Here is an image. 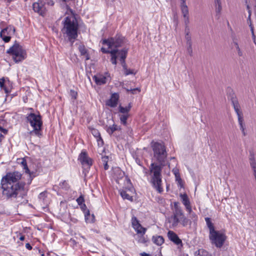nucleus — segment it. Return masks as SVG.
<instances>
[{"label": "nucleus", "instance_id": "nucleus-1", "mask_svg": "<svg viewBox=\"0 0 256 256\" xmlns=\"http://www.w3.org/2000/svg\"><path fill=\"white\" fill-rule=\"evenodd\" d=\"M152 147L154 152V157L159 162V164L152 162L150 166V182L154 188L159 193H160L163 192V188L162 186V170L163 166H165L167 152L164 146L162 143L152 142Z\"/></svg>", "mask_w": 256, "mask_h": 256}, {"label": "nucleus", "instance_id": "nucleus-2", "mask_svg": "<svg viewBox=\"0 0 256 256\" xmlns=\"http://www.w3.org/2000/svg\"><path fill=\"white\" fill-rule=\"evenodd\" d=\"M22 174L18 172H8L1 180L2 194L8 198H22L26 194L28 189L26 182H20Z\"/></svg>", "mask_w": 256, "mask_h": 256}, {"label": "nucleus", "instance_id": "nucleus-3", "mask_svg": "<svg viewBox=\"0 0 256 256\" xmlns=\"http://www.w3.org/2000/svg\"><path fill=\"white\" fill-rule=\"evenodd\" d=\"M62 32L64 36L67 38L72 44L78 36V25L76 18L72 15L66 16L62 22Z\"/></svg>", "mask_w": 256, "mask_h": 256}, {"label": "nucleus", "instance_id": "nucleus-4", "mask_svg": "<svg viewBox=\"0 0 256 256\" xmlns=\"http://www.w3.org/2000/svg\"><path fill=\"white\" fill-rule=\"evenodd\" d=\"M101 50L103 53L110 54V61L114 65H116L117 64L116 58H120V60L121 62L122 65L124 70V74L126 75L134 74V70L131 69H128L126 66L125 59L126 58L128 54V48H124L122 50H121L120 51L118 52L116 50H106L104 48H102Z\"/></svg>", "mask_w": 256, "mask_h": 256}, {"label": "nucleus", "instance_id": "nucleus-5", "mask_svg": "<svg viewBox=\"0 0 256 256\" xmlns=\"http://www.w3.org/2000/svg\"><path fill=\"white\" fill-rule=\"evenodd\" d=\"M26 120L27 122L33 128V130L30 132V134H34L38 136H41L42 121L40 115L39 114H36L33 112H31L26 115Z\"/></svg>", "mask_w": 256, "mask_h": 256}, {"label": "nucleus", "instance_id": "nucleus-6", "mask_svg": "<svg viewBox=\"0 0 256 256\" xmlns=\"http://www.w3.org/2000/svg\"><path fill=\"white\" fill-rule=\"evenodd\" d=\"M125 42L124 37L120 35H116L114 38H111L108 40H102V44L108 47L106 50H116L120 52L121 50H118V48L122 46Z\"/></svg>", "mask_w": 256, "mask_h": 256}, {"label": "nucleus", "instance_id": "nucleus-7", "mask_svg": "<svg viewBox=\"0 0 256 256\" xmlns=\"http://www.w3.org/2000/svg\"><path fill=\"white\" fill-rule=\"evenodd\" d=\"M7 52L12 56V58L16 62H20L26 58V52L18 44H14Z\"/></svg>", "mask_w": 256, "mask_h": 256}, {"label": "nucleus", "instance_id": "nucleus-8", "mask_svg": "<svg viewBox=\"0 0 256 256\" xmlns=\"http://www.w3.org/2000/svg\"><path fill=\"white\" fill-rule=\"evenodd\" d=\"M227 236L225 233L220 230H215L209 234V238L212 244L217 248H220L224 245Z\"/></svg>", "mask_w": 256, "mask_h": 256}, {"label": "nucleus", "instance_id": "nucleus-9", "mask_svg": "<svg viewBox=\"0 0 256 256\" xmlns=\"http://www.w3.org/2000/svg\"><path fill=\"white\" fill-rule=\"evenodd\" d=\"M54 2L52 0H38L32 4V8L34 12L40 15L44 16L49 6H52Z\"/></svg>", "mask_w": 256, "mask_h": 256}, {"label": "nucleus", "instance_id": "nucleus-10", "mask_svg": "<svg viewBox=\"0 0 256 256\" xmlns=\"http://www.w3.org/2000/svg\"><path fill=\"white\" fill-rule=\"evenodd\" d=\"M232 106L234 110L236 113L238 118V122L240 126V129L242 130L244 136L246 135L245 132L244 124V118L242 116V113L240 111V107L238 101L236 100H232Z\"/></svg>", "mask_w": 256, "mask_h": 256}, {"label": "nucleus", "instance_id": "nucleus-11", "mask_svg": "<svg viewBox=\"0 0 256 256\" xmlns=\"http://www.w3.org/2000/svg\"><path fill=\"white\" fill-rule=\"evenodd\" d=\"M78 160L84 167L88 168L92 164V160L88 156L87 152L84 150L82 151L79 155Z\"/></svg>", "mask_w": 256, "mask_h": 256}, {"label": "nucleus", "instance_id": "nucleus-12", "mask_svg": "<svg viewBox=\"0 0 256 256\" xmlns=\"http://www.w3.org/2000/svg\"><path fill=\"white\" fill-rule=\"evenodd\" d=\"M122 197L130 201L133 200V195L134 194V190L132 186L125 188L119 190Z\"/></svg>", "mask_w": 256, "mask_h": 256}, {"label": "nucleus", "instance_id": "nucleus-13", "mask_svg": "<svg viewBox=\"0 0 256 256\" xmlns=\"http://www.w3.org/2000/svg\"><path fill=\"white\" fill-rule=\"evenodd\" d=\"M15 32V28L12 26H9L3 29L0 32V36L6 42H8L11 38V35Z\"/></svg>", "mask_w": 256, "mask_h": 256}, {"label": "nucleus", "instance_id": "nucleus-14", "mask_svg": "<svg viewBox=\"0 0 256 256\" xmlns=\"http://www.w3.org/2000/svg\"><path fill=\"white\" fill-rule=\"evenodd\" d=\"M109 76L108 73H104V74H97L92 78L97 85L100 86L106 83Z\"/></svg>", "mask_w": 256, "mask_h": 256}, {"label": "nucleus", "instance_id": "nucleus-15", "mask_svg": "<svg viewBox=\"0 0 256 256\" xmlns=\"http://www.w3.org/2000/svg\"><path fill=\"white\" fill-rule=\"evenodd\" d=\"M180 10L184 18V21L186 25L189 23V12L188 7L186 4V0H181Z\"/></svg>", "mask_w": 256, "mask_h": 256}, {"label": "nucleus", "instance_id": "nucleus-16", "mask_svg": "<svg viewBox=\"0 0 256 256\" xmlns=\"http://www.w3.org/2000/svg\"><path fill=\"white\" fill-rule=\"evenodd\" d=\"M119 94L118 93H114L111 95L110 98L106 102V105L114 108L116 106L119 100Z\"/></svg>", "mask_w": 256, "mask_h": 256}, {"label": "nucleus", "instance_id": "nucleus-17", "mask_svg": "<svg viewBox=\"0 0 256 256\" xmlns=\"http://www.w3.org/2000/svg\"><path fill=\"white\" fill-rule=\"evenodd\" d=\"M180 196L182 200L183 204L185 206L186 211L188 213H191L192 211V206L189 198L186 194H180Z\"/></svg>", "mask_w": 256, "mask_h": 256}, {"label": "nucleus", "instance_id": "nucleus-18", "mask_svg": "<svg viewBox=\"0 0 256 256\" xmlns=\"http://www.w3.org/2000/svg\"><path fill=\"white\" fill-rule=\"evenodd\" d=\"M168 238L173 242L176 244H182V240L179 238L178 235L173 231L169 230L168 232Z\"/></svg>", "mask_w": 256, "mask_h": 256}, {"label": "nucleus", "instance_id": "nucleus-19", "mask_svg": "<svg viewBox=\"0 0 256 256\" xmlns=\"http://www.w3.org/2000/svg\"><path fill=\"white\" fill-rule=\"evenodd\" d=\"M20 164L23 166V168L25 170V172L28 174V176L29 177V178L27 183L28 184H30L32 180V176L31 173L30 172V171L28 167L26 160L24 159H22L20 162Z\"/></svg>", "mask_w": 256, "mask_h": 256}, {"label": "nucleus", "instance_id": "nucleus-20", "mask_svg": "<svg viewBox=\"0 0 256 256\" xmlns=\"http://www.w3.org/2000/svg\"><path fill=\"white\" fill-rule=\"evenodd\" d=\"M152 241L154 244L160 246L164 243V240L162 236L156 235L152 236Z\"/></svg>", "mask_w": 256, "mask_h": 256}, {"label": "nucleus", "instance_id": "nucleus-21", "mask_svg": "<svg viewBox=\"0 0 256 256\" xmlns=\"http://www.w3.org/2000/svg\"><path fill=\"white\" fill-rule=\"evenodd\" d=\"M131 108L132 105L130 103L125 108L122 106L121 105H120L118 106V110L122 114H128Z\"/></svg>", "mask_w": 256, "mask_h": 256}, {"label": "nucleus", "instance_id": "nucleus-22", "mask_svg": "<svg viewBox=\"0 0 256 256\" xmlns=\"http://www.w3.org/2000/svg\"><path fill=\"white\" fill-rule=\"evenodd\" d=\"M205 221L206 222V226L209 229L210 234L216 230L214 228V224L212 222L211 219L210 218H206Z\"/></svg>", "mask_w": 256, "mask_h": 256}, {"label": "nucleus", "instance_id": "nucleus-23", "mask_svg": "<svg viewBox=\"0 0 256 256\" xmlns=\"http://www.w3.org/2000/svg\"><path fill=\"white\" fill-rule=\"evenodd\" d=\"M250 17L251 16H248V18L247 19V23L248 24L249 26L250 27V31L252 32V40H254V42L256 44V42H255L256 36L254 33V28L252 24V22Z\"/></svg>", "mask_w": 256, "mask_h": 256}, {"label": "nucleus", "instance_id": "nucleus-24", "mask_svg": "<svg viewBox=\"0 0 256 256\" xmlns=\"http://www.w3.org/2000/svg\"><path fill=\"white\" fill-rule=\"evenodd\" d=\"M215 10L216 14L220 15L222 10V3L220 0H214Z\"/></svg>", "mask_w": 256, "mask_h": 256}, {"label": "nucleus", "instance_id": "nucleus-25", "mask_svg": "<svg viewBox=\"0 0 256 256\" xmlns=\"http://www.w3.org/2000/svg\"><path fill=\"white\" fill-rule=\"evenodd\" d=\"M185 38L186 40V44L187 45H190L192 44L191 36L190 34V30L187 26L185 28Z\"/></svg>", "mask_w": 256, "mask_h": 256}, {"label": "nucleus", "instance_id": "nucleus-26", "mask_svg": "<svg viewBox=\"0 0 256 256\" xmlns=\"http://www.w3.org/2000/svg\"><path fill=\"white\" fill-rule=\"evenodd\" d=\"M78 50L82 56H86V60H88L89 59L88 54L87 52V50L84 45H80L78 46Z\"/></svg>", "mask_w": 256, "mask_h": 256}, {"label": "nucleus", "instance_id": "nucleus-27", "mask_svg": "<svg viewBox=\"0 0 256 256\" xmlns=\"http://www.w3.org/2000/svg\"><path fill=\"white\" fill-rule=\"evenodd\" d=\"M184 226H186L188 225L191 224V221L187 218L184 215L180 218V222Z\"/></svg>", "mask_w": 256, "mask_h": 256}, {"label": "nucleus", "instance_id": "nucleus-28", "mask_svg": "<svg viewBox=\"0 0 256 256\" xmlns=\"http://www.w3.org/2000/svg\"><path fill=\"white\" fill-rule=\"evenodd\" d=\"M129 114H120V122L124 125H126L127 124V120L129 117Z\"/></svg>", "mask_w": 256, "mask_h": 256}, {"label": "nucleus", "instance_id": "nucleus-29", "mask_svg": "<svg viewBox=\"0 0 256 256\" xmlns=\"http://www.w3.org/2000/svg\"><path fill=\"white\" fill-rule=\"evenodd\" d=\"M184 213L182 210L178 208V206L175 207V210L174 213V216L180 218L184 216Z\"/></svg>", "mask_w": 256, "mask_h": 256}, {"label": "nucleus", "instance_id": "nucleus-30", "mask_svg": "<svg viewBox=\"0 0 256 256\" xmlns=\"http://www.w3.org/2000/svg\"><path fill=\"white\" fill-rule=\"evenodd\" d=\"M134 229L138 234H142V235L144 234L146 232V228L142 227L140 224L138 225V226H136Z\"/></svg>", "mask_w": 256, "mask_h": 256}, {"label": "nucleus", "instance_id": "nucleus-31", "mask_svg": "<svg viewBox=\"0 0 256 256\" xmlns=\"http://www.w3.org/2000/svg\"><path fill=\"white\" fill-rule=\"evenodd\" d=\"M108 156H102V160L104 166V168L105 170H106L108 168Z\"/></svg>", "mask_w": 256, "mask_h": 256}, {"label": "nucleus", "instance_id": "nucleus-32", "mask_svg": "<svg viewBox=\"0 0 256 256\" xmlns=\"http://www.w3.org/2000/svg\"><path fill=\"white\" fill-rule=\"evenodd\" d=\"M180 222V218L178 217L173 216L172 217V223L173 226H176Z\"/></svg>", "mask_w": 256, "mask_h": 256}, {"label": "nucleus", "instance_id": "nucleus-33", "mask_svg": "<svg viewBox=\"0 0 256 256\" xmlns=\"http://www.w3.org/2000/svg\"><path fill=\"white\" fill-rule=\"evenodd\" d=\"M120 128L116 124H113L112 126H110L108 128V132L110 134H112L114 132L120 130Z\"/></svg>", "mask_w": 256, "mask_h": 256}, {"label": "nucleus", "instance_id": "nucleus-34", "mask_svg": "<svg viewBox=\"0 0 256 256\" xmlns=\"http://www.w3.org/2000/svg\"><path fill=\"white\" fill-rule=\"evenodd\" d=\"M132 223L134 228L136 226H138V225H140L139 221L138 220L136 216H132Z\"/></svg>", "mask_w": 256, "mask_h": 256}, {"label": "nucleus", "instance_id": "nucleus-35", "mask_svg": "<svg viewBox=\"0 0 256 256\" xmlns=\"http://www.w3.org/2000/svg\"><path fill=\"white\" fill-rule=\"evenodd\" d=\"M60 186L64 190H68L70 188L66 180H64L62 182H60Z\"/></svg>", "mask_w": 256, "mask_h": 256}, {"label": "nucleus", "instance_id": "nucleus-36", "mask_svg": "<svg viewBox=\"0 0 256 256\" xmlns=\"http://www.w3.org/2000/svg\"><path fill=\"white\" fill-rule=\"evenodd\" d=\"M234 44L235 48L237 51L238 54V56H242V52L240 50V48L238 44V43L237 42H234Z\"/></svg>", "mask_w": 256, "mask_h": 256}, {"label": "nucleus", "instance_id": "nucleus-37", "mask_svg": "<svg viewBox=\"0 0 256 256\" xmlns=\"http://www.w3.org/2000/svg\"><path fill=\"white\" fill-rule=\"evenodd\" d=\"M172 172L173 174H174L176 178V180H178V178L180 179V174L179 173L178 170L176 168H174L172 170Z\"/></svg>", "mask_w": 256, "mask_h": 256}, {"label": "nucleus", "instance_id": "nucleus-38", "mask_svg": "<svg viewBox=\"0 0 256 256\" xmlns=\"http://www.w3.org/2000/svg\"><path fill=\"white\" fill-rule=\"evenodd\" d=\"M0 132H3L4 134H7L8 130L6 129L2 128L0 126ZM3 138H4V136L0 132V142H2Z\"/></svg>", "mask_w": 256, "mask_h": 256}, {"label": "nucleus", "instance_id": "nucleus-39", "mask_svg": "<svg viewBox=\"0 0 256 256\" xmlns=\"http://www.w3.org/2000/svg\"><path fill=\"white\" fill-rule=\"evenodd\" d=\"M0 87L4 89L6 93L8 92L4 86V78H0Z\"/></svg>", "mask_w": 256, "mask_h": 256}, {"label": "nucleus", "instance_id": "nucleus-40", "mask_svg": "<svg viewBox=\"0 0 256 256\" xmlns=\"http://www.w3.org/2000/svg\"><path fill=\"white\" fill-rule=\"evenodd\" d=\"M91 132H92V134H93V136L96 138L99 137L100 136V133L96 129H95V128L92 129Z\"/></svg>", "mask_w": 256, "mask_h": 256}, {"label": "nucleus", "instance_id": "nucleus-41", "mask_svg": "<svg viewBox=\"0 0 256 256\" xmlns=\"http://www.w3.org/2000/svg\"><path fill=\"white\" fill-rule=\"evenodd\" d=\"M76 202L78 204V205L80 206H81L82 205V204H84V196L81 195L77 199H76Z\"/></svg>", "mask_w": 256, "mask_h": 256}, {"label": "nucleus", "instance_id": "nucleus-42", "mask_svg": "<svg viewBox=\"0 0 256 256\" xmlns=\"http://www.w3.org/2000/svg\"><path fill=\"white\" fill-rule=\"evenodd\" d=\"M250 164L253 170V171L256 170V162H255V160H254V158H250Z\"/></svg>", "mask_w": 256, "mask_h": 256}, {"label": "nucleus", "instance_id": "nucleus-43", "mask_svg": "<svg viewBox=\"0 0 256 256\" xmlns=\"http://www.w3.org/2000/svg\"><path fill=\"white\" fill-rule=\"evenodd\" d=\"M46 194L47 192L46 191L41 192L38 196V198L40 200H44L46 197Z\"/></svg>", "mask_w": 256, "mask_h": 256}, {"label": "nucleus", "instance_id": "nucleus-44", "mask_svg": "<svg viewBox=\"0 0 256 256\" xmlns=\"http://www.w3.org/2000/svg\"><path fill=\"white\" fill-rule=\"evenodd\" d=\"M128 92H130L132 94H135L136 92H140V88H136L133 89H127Z\"/></svg>", "mask_w": 256, "mask_h": 256}, {"label": "nucleus", "instance_id": "nucleus-45", "mask_svg": "<svg viewBox=\"0 0 256 256\" xmlns=\"http://www.w3.org/2000/svg\"><path fill=\"white\" fill-rule=\"evenodd\" d=\"M190 214V217L193 220L194 222H196L198 220V216L197 215L193 212H191V213H189Z\"/></svg>", "mask_w": 256, "mask_h": 256}, {"label": "nucleus", "instance_id": "nucleus-46", "mask_svg": "<svg viewBox=\"0 0 256 256\" xmlns=\"http://www.w3.org/2000/svg\"><path fill=\"white\" fill-rule=\"evenodd\" d=\"M70 94L72 98L74 99H76L77 97L78 94L74 90H70Z\"/></svg>", "mask_w": 256, "mask_h": 256}, {"label": "nucleus", "instance_id": "nucleus-47", "mask_svg": "<svg viewBox=\"0 0 256 256\" xmlns=\"http://www.w3.org/2000/svg\"><path fill=\"white\" fill-rule=\"evenodd\" d=\"M188 49H187L188 52L190 56H192V44H191L190 45H188Z\"/></svg>", "mask_w": 256, "mask_h": 256}, {"label": "nucleus", "instance_id": "nucleus-48", "mask_svg": "<svg viewBox=\"0 0 256 256\" xmlns=\"http://www.w3.org/2000/svg\"><path fill=\"white\" fill-rule=\"evenodd\" d=\"M97 141L98 142V145H102L103 144V140L102 138L100 136L99 137L97 138Z\"/></svg>", "mask_w": 256, "mask_h": 256}, {"label": "nucleus", "instance_id": "nucleus-49", "mask_svg": "<svg viewBox=\"0 0 256 256\" xmlns=\"http://www.w3.org/2000/svg\"><path fill=\"white\" fill-rule=\"evenodd\" d=\"M26 247L28 250H31L32 249V246H30V244L29 243L26 244Z\"/></svg>", "mask_w": 256, "mask_h": 256}, {"label": "nucleus", "instance_id": "nucleus-50", "mask_svg": "<svg viewBox=\"0 0 256 256\" xmlns=\"http://www.w3.org/2000/svg\"><path fill=\"white\" fill-rule=\"evenodd\" d=\"M140 256H152L150 254H146L144 252L140 254Z\"/></svg>", "mask_w": 256, "mask_h": 256}, {"label": "nucleus", "instance_id": "nucleus-51", "mask_svg": "<svg viewBox=\"0 0 256 256\" xmlns=\"http://www.w3.org/2000/svg\"><path fill=\"white\" fill-rule=\"evenodd\" d=\"M20 240L22 241L24 240V236H22L20 238Z\"/></svg>", "mask_w": 256, "mask_h": 256}, {"label": "nucleus", "instance_id": "nucleus-52", "mask_svg": "<svg viewBox=\"0 0 256 256\" xmlns=\"http://www.w3.org/2000/svg\"><path fill=\"white\" fill-rule=\"evenodd\" d=\"M248 16H251V15H252V12H251V10H248Z\"/></svg>", "mask_w": 256, "mask_h": 256}, {"label": "nucleus", "instance_id": "nucleus-53", "mask_svg": "<svg viewBox=\"0 0 256 256\" xmlns=\"http://www.w3.org/2000/svg\"><path fill=\"white\" fill-rule=\"evenodd\" d=\"M246 8H247L248 10H250V7L249 5H248V4L246 6Z\"/></svg>", "mask_w": 256, "mask_h": 256}, {"label": "nucleus", "instance_id": "nucleus-54", "mask_svg": "<svg viewBox=\"0 0 256 256\" xmlns=\"http://www.w3.org/2000/svg\"><path fill=\"white\" fill-rule=\"evenodd\" d=\"M171 160H175V158L174 157H172V158H171Z\"/></svg>", "mask_w": 256, "mask_h": 256}, {"label": "nucleus", "instance_id": "nucleus-55", "mask_svg": "<svg viewBox=\"0 0 256 256\" xmlns=\"http://www.w3.org/2000/svg\"><path fill=\"white\" fill-rule=\"evenodd\" d=\"M30 110H32V112H33V110H34L33 108H30Z\"/></svg>", "mask_w": 256, "mask_h": 256}, {"label": "nucleus", "instance_id": "nucleus-56", "mask_svg": "<svg viewBox=\"0 0 256 256\" xmlns=\"http://www.w3.org/2000/svg\"><path fill=\"white\" fill-rule=\"evenodd\" d=\"M168 166L170 168V164H168Z\"/></svg>", "mask_w": 256, "mask_h": 256}, {"label": "nucleus", "instance_id": "nucleus-57", "mask_svg": "<svg viewBox=\"0 0 256 256\" xmlns=\"http://www.w3.org/2000/svg\"><path fill=\"white\" fill-rule=\"evenodd\" d=\"M228 26H229V25H230V24H229V22H228Z\"/></svg>", "mask_w": 256, "mask_h": 256}, {"label": "nucleus", "instance_id": "nucleus-58", "mask_svg": "<svg viewBox=\"0 0 256 256\" xmlns=\"http://www.w3.org/2000/svg\"><path fill=\"white\" fill-rule=\"evenodd\" d=\"M28 0H24V1H27Z\"/></svg>", "mask_w": 256, "mask_h": 256}]
</instances>
